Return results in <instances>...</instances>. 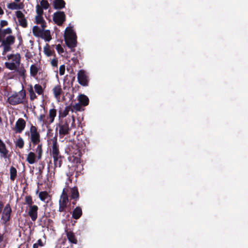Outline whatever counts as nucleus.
<instances>
[{
  "mask_svg": "<svg viewBox=\"0 0 248 248\" xmlns=\"http://www.w3.org/2000/svg\"><path fill=\"white\" fill-rule=\"evenodd\" d=\"M25 135L28 136L29 141L28 151L31 150V144L33 147L37 145L34 151L37 155V159L40 160L42 157L43 153V145L41 143V136L37 127L31 124L30 130L26 131Z\"/></svg>",
  "mask_w": 248,
  "mask_h": 248,
  "instance_id": "1",
  "label": "nucleus"
},
{
  "mask_svg": "<svg viewBox=\"0 0 248 248\" xmlns=\"http://www.w3.org/2000/svg\"><path fill=\"white\" fill-rule=\"evenodd\" d=\"M74 123L75 120L74 118H73L72 121L70 119H66L64 121H60L56 124V130H58L60 138H63L64 136L70 133Z\"/></svg>",
  "mask_w": 248,
  "mask_h": 248,
  "instance_id": "2",
  "label": "nucleus"
},
{
  "mask_svg": "<svg viewBox=\"0 0 248 248\" xmlns=\"http://www.w3.org/2000/svg\"><path fill=\"white\" fill-rule=\"evenodd\" d=\"M64 37L67 46L71 48L72 51L75 50L74 48L76 46L77 43V35L72 27L66 28Z\"/></svg>",
  "mask_w": 248,
  "mask_h": 248,
  "instance_id": "3",
  "label": "nucleus"
},
{
  "mask_svg": "<svg viewBox=\"0 0 248 248\" xmlns=\"http://www.w3.org/2000/svg\"><path fill=\"white\" fill-rule=\"evenodd\" d=\"M69 189L67 188L63 189L62 194L59 201V209L61 212H66L67 204L68 202V193Z\"/></svg>",
  "mask_w": 248,
  "mask_h": 248,
  "instance_id": "4",
  "label": "nucleus"
},
{
  "mask_svg": "<svg viewBox=\"0 0 248 248\" xmlns=\"http://www.w3.org/2000/svg\"><path fill=\"white\" fill-rule=\"evenodd\" d=\"M26 96L25 92L15 93L8 98V101L12 105H16L23 103Z\"/></svg>",
  "mask_w": 248,
  "mask_h": 248,
  "instance_id": "5",
  "label": "nucleus"
},
{
  "mask_svg": "<svg viewBox=\"0 0 248 248\" xmlns=\"http://www.w3.org/2000/svg\"><path fill=\"white\" fill-rule=\"evenodd\" d=\"M65 152L67 154L72 155L80 156L81 152L79 146L73 141H69L67 147L65 149Z\"/></svg>",
  "mask_w": 248,
  "mask_h": 248,
  "instance_id": "6",
  "label": "nucleus"
},
{
  "mask_svg": "<svg viewBox=\"0 0 248 248\" xmlns=\"http://www.w3.org/2000/svg\"><path fill=\"white\" fill-rule=\"evenodd\" d=\"M66 19L65 15L64 12L58 11L54 13L53 20L58 26H61L65 21Z\"/></svg>",
  "mask_w": 248,
  "mask_h": 248,
  "instance_id": "7",
  "label": "nucleus"
},
{
  "mask_svg": "<svg viewBox=\"0 0 248 248\" xmlns=\"http://www.w3.org/2000/svg\"><path fill=\"white\" fill-rule=\"evenodd\" d=\"M52 142V148L50 150V153L53 158L56 157L57 156H60L61 155L59 149V145L57 142V137L55 136L51 140Z\"/></svg>",
  "mask_w": 248,
  "mask_h": 248,
  "instance_id": "8",
  "label": "nucleus"
},
{
  "mask_svg": "<svg viewBox=\"0 0 248 248\" xmlns=\"http://www.w3.org/2000/svg\"><path fill=\"white\" fill-rule=\"evenodd\" d=\"M78 83L82 86H86L88 85V76L84 70H80L78 73Z\"/></svg>",
  "mask_w": 248,
  "mask_h": 248,
  "instance_id": "9",
  "label": "nucleus"
},
{
  "mask_svg": "<svg viewBox=\"0 0 248 248\" xmlns=\"http://www.w3.org/2000/svg\"><path fill=\"white\" fill-rule=\"evenodd\" d=\"M16 15L18 18L19 25L23 28H27L28 27L27 20L23 13L21 11H17L16 12Z\"/></svg>",
  "mask_w": 248,
  "mask_h": 248,
  "instance_id": "10",
  "label": "nucleus"
},
{
  "mask_svg": "<svg viewBox=\"0 0 248 248\" xmlns=\"http://www.w3.org/2000/svg\"><path fill=\"white\" fill-rule=\"evenodd\" d=\"M26 126V122L23 118H19L16 122L15 131L17 133H21Z\"/></svg>",
  "mask_w": 248,
  "mask_h": 248,
  "instance_id": "11",
  "label": "nucleus"
},
{
  "mask_svg": "<svg viewBox=\"0 0 248 248\" xmlns=\"http://www.w3.org/2000/svg\"><path fill=\"white\" fill-rule=\"evenodd\" d=\"M41 68L39 66L36 64H31L30 66V75L35 78H37V75L38 73L40 75L41 74L40 71Z\"/></svg>",
  "mask_w": 248,
  "mask_h": 248,
  "instance_id": "12",
  "label": "nucleus"
},
{
  "mask_svg": "<svg viewBox=\"0 0 248 248\" xmlns=\"http://www.w3.org/2000/svg\"><path fill=\"white\" fill-rule=\"evenodd\" d=\"M70 111H74L72 107L70 106H66L64 109H60L59 110V118H64L66 117Z\"/></svg>",
  "mask_w": 248,
  "mask_h": 248,
  "instance_id": "13",
  "label": "nucleus"
},
{
  "mask_svg": "<svg viewBox=\"0 0 248 248\" xmlns=\"http://www.w3.org/2000/svg\"><path fill=\"white\" fill-rule=\"evenodd\" d=\"M37 154H36L33 152H30L27 157L26 161L30 164H33L36 162ZM38 160V159H37Z\"/></svg>",
  "mask_w": 248,
  "mask_h": 248,
  "instance_id": "14",
  "label": "nucleus"
},
{
  "mask_svg": "<svg viewBox=\"0 0 248 248\" xmlns=\"http://www.w3.org/2000/svg\"><path fill=\"white\" fill-rule=\"evenodd\" d=\"M0 153L4 158L8 157V151L6 148L5 143L0 139Z\"/></svg>",
  "mask_w": 248,
  "mask_h": 248,
  "instance_id": "15",
  "label": "nucleus"
},
{
  "mask_svg": "<svg viewBox=\"0 0 248 248\" xmlns=\"http://www.w3.org/2000/svg\"><path fill=\"white\" fill-rule=\"evenodd\" d=\"M70 197L73 200L77 201L79 197V192L77 187L74 186L70 189Z\"/></svg>",
  "mask_w": 248,
  "mask_h": 248,
  "instance_id": "16",
  "label": "nucleus"
},
{
  "mask_svg": "<svg viewBox=\"0 0 248 248\" xmlns=\"http://www.w3.org/2000/svg\"><path fill=\"white\" fill-rule=\"evenodd\" d=\"M65 2L63 0H54L53 7L55 9H62L65 7Z\"/></svg>",
  "mask_w": 248,
  "mask_h": 248,
  "instance_id": "17",
  "label": "nucleus"
},
{
  "mask_svg": "<svg viewBox=\"0 0 248 248\" xmlns=\"http://www.w3.org/2000/svg\"><path fill=\"white\" fill-rule=\"evenodd\" d=\"M38 206L35 205L29 206V215L30 217H37Z\"/></svg>",
  "mask_w": 248,
  "mask_h": 248,
  "instance_id": "18",
  "label": "nucleus"
},
{
  "mask_svg": "<svg viewBox=\"0 0 248 248\" xmlns=\"http://www.w3.org/2000/svg\"><path fill=\"white\" fill-rule=\"evenodd\" d=\"M12 212V209L9 203H7L2 210V217H10Z\"/></svg>",
  "mask_w": 248,
  "mask_h": 248,
  "instance_id": "19",
  "label": "nucleus"
},
{
  "mask_svg": "<svg viewBox=\"0 0 248 248\" xmlns=\"http://www.w3.org/2000/svg\"><path fill=\"white\" fill-rule=\"evenodd\" d=\"M40 37L44 39L46 42L50 41L52 39L50 31L48 30H43L41 36H40Z\"/></svg>",
  "mask_w": 248,
  "mask_h": 248,
  "instance_id": "20",
  "label": "nucleus"
},
{
  "mask_svg": "<svg viewBox=\"0 0 248 248\" xmlns=\"http://www.w3.org/2000/svg\"><path fill=\"white\" fill-rule=\"evenodd\" d=\"M52 91L55 97L57 99L60 98V96L62 92L61 85H58L55 86L53 88Z\"/></svg>",
  "mask_w": 248,
  "mask_h": 248,
  "instance_id": "21",
  "label": "nucleus"
},
{
  "mask_svg": "<svg viewBox=\"0 0 248 248\" xmlns=\"http://www.w3.org/2000/svg\"><path fill=\"white\" fill-rule=\"evenodd\" d=\"M79 102L83 106H86L89 104V99L88 97L84 94H81L79 96Z\"/></svg>",
  "mask_w": 248,
  "mask_h": 248,
  "instance_id": "22",
  "label": "nucleus"
},
{
  "mask_svg": "<svg viewBox=\"0 0 248 248\" xmlns=\"http://www.w3.org/2000/svg\"><path fill=\"white\" fill-rule=\"evenodd\" d=\"M56 158H55V157L53 158L55 168H60L62 164V159L63 158V156L60 155V156H57Z\"/></svg>",
  "mask_w": 248,
  "mask_h": 248,
  "instance_id": "23",
  "label": "nucleus"
},
{
  "mask_svg": "<svg viewBox=\"0 0 248 248\" xmlns=\"http://www.w3.org/2000/svg\"><path fill=\"white\" fill-rule=\"evenodd\" d=\"M39 197L42 201L46 202H48V200L50 198L48 193L46 191L40 192L39 194Z\"/></svg>",
  "mask_w": 248,
  "mask_h": 248,
  "instance_id": "24",
  "label": "nucleus"
},
{
  "mask_svg": "<svg viewBox=\"0 0 248 248\" xmlns=\"http://www.w3.org/2000/svg\"><path fill=\"white\" fill-rule=\"evenodd\" d=\"M15 42V37L13 35H9L6 38L5 40L2 41L1 43L8 45H13Z\"/></svg>",
  "mask_w": 248,
  "mask_h": 248,
  "instance_id": "25",
  "label": "nucleus"
},
{
  "mask_svg": "<svg viewBox=\"0 0 248 248\" xmlns=\"http://www.w3.org/2000/svg\"><path fill=\"white\" fill-rule=\"evenodd\" d=\"M57 114V110L55 108L50 109L49 111L48 118L49 119V122L50 124L54 122L55 117Z\"/></svg>",
  "mask_w": 248,
  "mask_h": 248,
  "instance_id": "26",
  "label": "nucleus"
},
{
  "mask_svg": "<svg viewBox=\"0 0 248 248\" xmlns=\"http://www.w3.org/2000/svg\"><path fill=\"white\" fill-rule=\"evenodd\" d=\"M82 215V211L81 208L79 206H77L73 211L72 217H81Z\"/></svg>",
  "mask_w": 248,
  "mask_h": 248,
  "instance_id": "27",
  "label": "nucleus"
},
{
  "mask_svg": "<svg viewBox=\"0 0 248 248\" xmlns=\"http://www.w3.org/2000/svg\"><path fill=\"white\" fill-rule=\"evenodd\" d=\"M44 53L48 57H50L55 54L54 51L51 50L50 48V46L48 44H46L44 47Z\"/></svg>",
  "mask_w": 248,
  "mask_h": 248,
  "instance_id": "28",
  "label": "nucleus"
},
{
  "mask_svg": "<svg viewBox=\"0 0 248 248\" xmlns=\"http://www.w3.org/2000/svg\"><path fill=\"white\" fill-rule=\"evenodd\" d=\"M66 235L68 240L70 242L73 244H77V240L72 232L66 231Z\"/></svg>",
  "mask_w": 248,
  "mask_h": 248,
  "instance_id": "29",
  "label": "nucleus"
},
{
  "mask_svg": "<svg viewBox=\"0 0 248 248\" xmlns=\"http://www.w3.org/2000/svg\"><path fill=\"white\" fill-rule=\"evenodd\" d=\"M43 30H41L37 26H34L32 29L33 34L36 37L41 36Z\"/></svg>",
  "mask_w": 248,
  "mask_h": 248,
  "instance_id": "30",
  "label": "nucleus"
},
{
  "mask_svg": "<svg viewBox=\"0 0 248 248\" xmlns=\"http://www.w3.org/2000/svg\"><path fill=\"white\" fill-rule=\"evenodd\" d=\"M10 179L12 181H14L16 179L17 175V171L16 169L12 166L10 169Z\"/></svg>",
  "mask_w": 248,
  "mask_h": 248,
  "instance_id": "31",
  "label": "nucleus"
},
{
  "mask_svg": "<svg viewBox=\"0 0 248 248\" xmlns=\"http://www.w3.org/2000/svg\"><path fill=\"white\" fill-rule=\"evenodd\" d=\"M16 147L20 149H22L24 146V141L23 139L19 137L17 140L15 142Z\"/></svg>",
  "mask_w": 248,
  "mask_h": 248,
  "instance_id": "32",
  "label": "nucleus"
},
{
  "mask_svg": "<svg viewBox=\"0 0 248 248\" xmlns=\"http://www.w3.org/2000/svg\"><path fill=\"white\" fill-rule=\"evenodd\" d=\"M75 77L74 74H71L69 76L67 75L64 78V80L66 81V80H68L67 83L69 85H72L73 82L75 81Z\"/></svg>",
  "mask_w": 248,
  "mask_h": 248,
  "instance_id": "33",
  "label": "nucleus"
},
{
  "mask_svg": "<svg viewBox=\"0 0 248 248\" xmlns=\"http://www.w3.org/2000/svg\"><path fill=\"white\" fill-rule=\"evenodd\" d=\"M7 7L9 9H11V10L21 9L20 5L19 4H17L15 2L9 3L7 5Z\"/></svg>",
  "mask_w": 248,
  "mask_h": 248,
  "instance_id": "34",
  "label": "nucleus"
},
{
  "mask_svg": "<svg viewBox=\"0 0 248 248\" xmlns=\"http://www.w3.org/2000/svg\"><path fill=\"white\" fill-rule=\"evenodd\" d=\"M34 90L35 92L39 95H41L43 93L44 91L42 87L39 84H36L34 85Z\"/></svg>",
  "mask_w": 248,
  "mask_h": 248,
  "instance_id": "35",
  "label": "nucleus"
},
{
  "mask_svg": "<svg viewBox=\"0 0 248 248\" xmlns=\"http://www.w3.org/2000/svg\"><path fill=\"white\" fill-rule=\"evenodd\" d=\"M5 65L7 68L11 70H14L16 69V65L14 62H6L5 63Z\"/></svg>",
  "mask_w": 248,
  "mask_h": 248,
  "instance_id": "36",
  "label": "nucleus"
},
{
  "mask_svg": "<svg viewBox=\"0 0 248 248\" xmlns=\"http://www.w3.org/2000/svg\"><path fill=\"white\" fill-rule=\"evenodd\" d=\"M1 46H3V50L2 54L5 55L6 53L11 50V47L10 45L1 43Z\"/></svg>",
  "mask_w": 248,
  "mask_h": 248,
  "instance_id": "37",
  "label": "nucleus"
},
{
  "mask_svg": "<svg viewBox=\"0 0 248 248\" xmlns=\"http://www.w3.org/2000/svg\"><path fill=\"white\" fill-rule=\"evenodd\" d=\"M41 7L46 10L49 7V4L46 0H42L40 1Z\"/></svg>",
  "mask_w": 248,
  "mask_h": 248,
  "instance_id": "38",
  "label": "nucleus"
},
{
  "mask_svg": "<svg viewBox=\"0 0 248 248\" xmlns=\"http://www.w3.org/2000/svg\"><path fill=\"white\" fill-rule=\"evenodd\" d=\"M45 242H43L41 239H39L36 243L33 245V248H38L39 247H43Z\"/></svg>",
  "mask_w": 248,
  "mask_h": 248,
  "instance_id": "39",
  "label": "nucleus"
},
{
  "mask_svg": "<svg viewBox=\"0 0 248 248\" xmlns=\"http://www.w3.org/2000/svg\"><path fill=\"white\" fill-rule=\"evenodd\" d=\"M36 23L40 24V23L44 22L45 20L43 17V16H35Z\"/></svg>",
  "mask_w": 248,
  "mask_h": 248,
  "instance_id": "40",
  "label": "nucleus"
},
{
  "mask_svg": "<svg viewBox=\"0 0 248 248\" xmlns=\"http://www.w3.org/2000/svg\"><path fill=\"white\" fill-rule=\"evenodd\" d=\"M25 202L26 203L29 205V206L32 205L33 202L31 196L30 195L26 196Z\"/></svg>",
  "mask_w": 248,
  "mask_h": 248,
  "instance_id": "41",
  "label": "nucleus"
},
{
  "mask_svg": "<svg viewBox=\"0 0 248 248\" xmlns=\"http://www.w3.org/2000/svg\"><path fill=\"white\" fill-rule=\"evenodd\" d=\"M30 97L31 100H34L37 98V96L33 90V89L31 88L29 90Z\"/></svg>",
  "mask_w": 248,
  "mask_h": 248,
  "instance_id": "42",
  "label": "nucleus"
},
{
  "mask_svg": "<svg viewBox=\"0 0 248 248\" xmlns=\"http://www.w3.org/2000/svg\"><path fill=\"white\" fill-rule=\"evenodd\" d=\"M82 105L79 102L78 103H76L75 105H73L72 107V109L74 110H77V111H80L81 108V106Z\"/></svg>",
  "mask_w": 248,
  "mask_h": 248,
  "instance_id": "43",
  "label": "nucleus"
},
{
  "mask_svg": "<svg viewBox=\"0 0 248 248\" xmlns=\"http://www.w3.org/2000/svg\"><path fill=\"white\" fill-rule=\"evenodd\" d=\"M43 8L41 7L39 5L36 6V12L38 16H43Z\"/></svg>",
  "mask_w": 248,
  "mask_h": 248,
  "instance_id": "44",
  "label": "nucleus"
},
{
  "mask_svg": "<svg viewBox=\"0 0 248 248\" xmlns=\"http://www.w3.org/2000/svg\"><path fill=\"white\" fill-rule=\"evenodd\" d=\"M56 49L60 54H62L64 52L63 48L60 44H58L56 46Z\"/></svg>",
  "mask_w": 248,
  "mask_h": 248,
  "instance_id": "45",
  "label": "nucleus"
},
{
  "mask_svg": "<svg viewBox=\"0 0 248 248\" xmlns=\"http://www.w3.org/2000/svg\"><path fill=\"white\" fill-rule=\"evenodd\" d=\"M65 72V65H62L59 68V74L60 75H63Z\"/></svg>",
  "mask_w": 248,
  "mask_h": 248,
  "instance_id": "46",
  "label": "nucleus"
},
{
  "mask_svg": "<svg viewBox=\"0 0 248 248\" xmlns=\"http://www.w3.org/2000/svg\"><path fill=\"white\" fill-rule=\"evenodd\" d=\"M1 31L3 32V34H4L5 35L7 34H11L12 31L11 29L10 28L2 30Z\"/></svg>",
  "mask_w": 248,
  "mask_h": 248,
  "instance_id": "47",
  "label": "nucleus"
},
{
  "mask_svg": "<svg viewBox=\"0 0 248 248\" xmlns=\"http://www.w3.org/2000/svg\"><path fill=\"white\" fill-rule=\"evenodd\" d=\"M58 60L57 59H53L51 61V64L52 66L54 67H57L58 66Z\"/></svg>",
  "mask_w": 248,
  "mask_h": 248,
  "instance_id": "48",
  "label": "nucleus"
},
{
  "mask_svg": "<svg viewBox=\"0 0 248 248\" xmlns=\"http://www.w3.org/2000/svg\"><path fill=\"white\" fill-rule=\"evenodd\" d=\"M25 57L27 58V59H30L32 57V55L31 54V53L27 50L25 54Z\"/></svg>",
  "mask_w": 248,
  "mask_h": 248,
  "instance_id": "49",
  "label": "nucleus"
},
{
  "mask_svg": "<svg viewBox=\"0 0 248 248\" xmlns=\"http://www.w3.org/2000/svg\"><path fill=\"white\" fill-rule=\"evenodd\" d=\"M71 60L73 61V62H74V63L75 64H76V63H78V59L76 55H75L74 57H73L71 58Z\"/></svg>",
  "mask_w": 248,
  "mask_h": 248,
  "instance_id": "50",
  "label": "nucleus"
},
{
  "mask_svg": "<svg viewBox=\"0 0 248 248\" xmlns=\"http://www.w3.org/2000/svg\"><path fill=\"white\" fill-rule=\"evenodd\" d=\"M45 117L46 116L45 114H41L38 118L39 121L40 122H42L43 123H44Z\"/></svg>",
  "mask_w": 248,
  "mask_h": 248,
  "instance_id": "51",
  "label": "nucleus"
},
{
  "mask_svg": "<svg viewBox=\"0 0 248 248\" xmlns=\"http://www.w3.org/2000/svg\"><path fill=\"white\" fill-rule=\"evenodd\" d=\"M8 25V22L6 20H1L0 21V26L1 27H3Z\"/></svg>",
  "mask_w": 248,
  "mask_h": 248,
  "instance_id": "52",
  "label": "nucleus"
},
{
  "mask_svg": "<svg viewBox=\"0 0 248 248\" xmlns=\"http://www.w3.org/2000/svg\"><path fill=\"white\" fill-rule=\"evenodd\" d=\"M40 24L41 25V27L42 28V30H45V28L46 27V22L45 21V20L44 21V22L40 23Z\"/></svg>",
  "mask_w": 248,
  "mask_h": 248,
  "instance_id": "53",
  "label": "nucleus"
},
{
  "mask_svg": "<svg viewBox=\"0 0 248 248\" xmlns=\"http://www.w3.org/2000/svg\"><path fill=\"white\" fill-rule=\"evenodd\" d=\"M5 36L4 34H3V32L1 31V30L0 29V42H2V38Z\"/></svg>",
  "mask_w": 248,
  "mask_h": 248,
  "instance_id": "54",
  "label": "nucleus"
},
{
  "mask_svg": "<svg viewBox=\"0 0 248 248\" xmlns=\"http://www.w3.org/2000/svg\"><path fill=\"white\" fill-rule=\"evenodd\" d=\"M3 205L2 202L0 201V214L2 212V209L3 208Z\"/></svg>",
  "mask_w": 248,
  "mask_h": 248,
  "instance_id": "55",
  "label": "nucleus"
},
{
  "mask_svg": "<svg viewBox=\"0 0 248 248\" xmlns=\"http://www.w3.org/2000/svg\"><path fill=\"white\" fill-rule=\"evenodd\" d=\"M66 175L69 178H70V177L73 175V173L69 172L66 173Z\"/></svg>",
  "mask_w": 248,
  "mask_h": 248,
  "instance_id": "56",
  "label": "nucleus"
},
{
  "mask_svg": "<svg viewBox=\"0 0 248 248\" xmlns=\"http://www.w3.org/2000/svg\"><path fill=\"white\" fill-rule=\"evenodd\" d=\"M13 57H14V55H13V54H10V55H8V56H7V57H8V60H10V59H12V58H13Z\"/></svg>",
  "mask_w": 248,
  "mask_h": 248,
  "instance_id": "57",
  "label": "nucleus"
},
{
  "mask_svg": "<svg viewBox=\"0 0 248 248\" xmlns=\"http://www.w3.org/2000/svg\"><path fill=\"white\" fill-rule=\"evenodd\" d=\"M3 239V235L1 233H0V243L2 242Z\"/></svg>",
  "mask_w": 248,
  "mask_h": 248,
  "instance_id": "58",
  "label": "nucleus"
},
{
  "mask_svg": "<svg viewBox=\"0 0 248 248\" xmlns=\"http://www.w3.org/2000/svg\"><path fill=\"white\" fill-rule=\"evenodd\" d=\"M4 14L3 10L2 9V8L0 7V15H2Z\"/></svg>",
  "mask_w": 248,
  "mask_h": 248,
  "instance_id": "59",
  "label": "nucleus"
},
{
  "mask_svg": "<svg viewBox=\"0 0 248 248\" xmlns=\"http://www.w3.org/2000/svg\"><path fill=\"white\" fill-rule=\"evenodd\" d=\"M2 218V219H3V220L4 222H6V221H7L9 220V218Z\"/></svg>",
  "mask_w": 248,
  "mask_h": 248,
  "instance_id": "60",
  "label": "nucleus"
},
{
  "mask_svg": "<svg viewBox=\"0 0 248 248\" xmlns=\"http://www.w3.org/2000/svg\"><path fill=\"white\" fill-rule=\"evenodd\" d=\"M74 200V201L73 202H72V204H73V205H75V204H76V203H77V201H76V200Z\"/></svg>",
  "mask_w": 248,
  "mask_h": 248,
  "instance_id": "61",
  "label": "nucleus"
},
{
  "mask_svg": "<svg viewBox=\"0 0 248 248\" xmlns=\"http://www.w3.org/2000/svg\"><path fill=\"white\" fill-rule=\"evenodd\" d=\"M71 214V212H68L67 215L66 216V217H69Z\"/></svg>",
  "mask_w": 248,
  "mask_h": 248,
  "instance_id": "62",
  "label": "nucleus"
},
{
  "mask_svg": "<svg viewBox=\"0 0 248 248\" xmlns=\"http://www.w3.org/2000/svg\"><path fill=\"white\" fill-rule=\"evenodd\" d=\"M31 218H32V220H33V221H35V219H36V218H35V217Z\"/></svg>",
  "mask_w": 248,
  "mask_h": 248,
  "instance_id": "63",
  "label": "nucleus"
},
{
  "mask_svg": "<svg viewBox=\"0 0 248 248\" xmlns=\"http://www.w3.org/2000/svg\"><path fill=\"white\" fill-rule=\"evenodd\" d=\"M2 123V119L0 117V123Z\"/></svg>",
  "mask_w": 248,
  "mask_h": 248,
  "instance_id": "64",
  "label": "nucleus"
}]
</instances>
